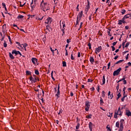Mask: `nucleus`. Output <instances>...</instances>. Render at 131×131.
<instances>
[{
	"instance_id": "47",
	"label": "nucleus",
	"mask_w": 131,
	"mask_h": 131,
	"mask_svg": "<svg viewBox=\"0 0 131 131\" xmlns=\"http://www.w3.org/2000/svg\"><path fill=\"white\" fill-rule=\"evenodd\" d=\"M38 77L35 76V78H34L35 82H36L37 81V79H38Z\"/></svg>"
},
{
	"instance_id": "9",
	"label": "nucleus",
	"mask_w": 131,
	"mask_h": 131,
	"mask_svg": "<svg viewBox=\"0 0 131 131\" xmlns=\"http://www.w3.org/2000/svg\"><path fill=\"white\" fill-rule=\"evenodd\" d=\"M55 96H57V98H59V96H60V84H58V86L57 87V92Z\"/></svg>"
},
{
	"instance_id": "34",
	"label": "nucleus",
	"mask_w": 131,
	"mask_h": 131,
	"mask_svg": "<svg viewBox=\"0 0 131 131\" xmlns=\"http://www.w3.org/2000/svg\"><path fill=\"white\" fill-rule=\"evenodd\" d=\"M102 97H103V98L105 97V96H106V93H105L104 91H102Z\"/></svg>"
},
{
	"instance_id": "31",
	"label": "nucleus",
	"mask_w": 131,
	"mask_h": 131,
	"mask_svg": "<svg viewBox=\"0 0 131 131\" xmlns=\"http://www.w3.org/2000/svg\"><path fill=\"white\" fill-rule=\"evenodd\" d=\"M117 96H118V97L117 98V100H118V99H119V98H120V97H121V94H120V93H119V94H118Z\"/></svg>"
},
{
	"instance_id": "42",
	"label": "nucleus",
	"mask_w": 131,
	"mask_h": 131,
	"mask_svg": "<svg viewBox=\"0 0 131 131\" xmlns=\"http://www.w3.org/2000/svg\"><path fill=\"white\" fill-rule=\"evenodd\" d=\"M65 29H61V30L62 31V35H64L65 34V31H64Z\"/></svg>"
},
{
	"instance_id": "58",
	"label": "nucleus",
	"mask_w": 131,
	"mask_h": 131,
	"mask_svg": "<svg viewBox=\"0 0 131 131\" xmlns=\"http://www.w3.org/2000/svg\"><path fill=\"white\" fill-rule=\"evenodd\" d=\"M113 98V95H110L108 96V99H112Z\"/></svg>"
},
{
	"instance_id": "21",
	"label": "nucleus",
	"mask_w": 131,
	"mask_h": 131,
	"mask_svg": "<svg viewBox=\"0 0 131 131\" xmlns=\"http://www.w3.org/2000/svg\"><path fill=\"white\" fill-rule=\"evenodd\" d=\"M100 105H103V104H104V101H103V98L102 97L100 98Z\"/></svg>"
},
{
	"instance_id": "7",
	"label": "nucleus",
	"mask_w": 131,
	"mask_h": 131,
	"mask_svg": "<svg viewBox=\"0 0 131 131\" xmlns=\"http://www.w3.org/2000/svg\"><path fill=\"white\" fill-rule=\"evenodd\" d=\"M52 18L48 17L45 21L46 24H51L52 23Z\"/></svg>"
},
{
	"instance_id": "56",
	"label": "nucleus",
	"mask_w": 131,
	"mask_h": 131,
	"mask_svg": "<svg viewBox=\"0 0 131 131\" xmlns=\"http://www.w3.org/2000/svg\"><path fill=\"white\" fill-rule=\"evenodd\" d=\"M129 28V27H128V26H126L125 27V29H126V30H127Z\"/></svg>"
},
{
	"instance_id": "33",
	"label": "nucleus",
	"mask_w": 131,
	"mask_h": 131,
	"mask_svg": "<svg viewBox=\"0 0 131 131\" xmlns=\"http://www.w3.org/2000/svg\"><path fill=\"white\" fill-rule=\"evenodd\" d=\"M62 113H63V110H62V109H60V111H59L58 114V115H60L62 114Z\"/></svg>"
},
{
	"instance_id": "46",
	"label": "nucleus",
	"mask_w": 131,
	"mask_h": 131,
	"mask_svg": "<svg viewBox=\"0 0 131 131\" xmlns=\"http://www.w3.org/2000/svg\"><path fill=\"white\" fill-rule=\"evenodd\" d=\"M2 6H3V8H7V7H6V4H5V3H2Z\"/></svg>"
},
{
	"instance_id": "5",
	"label": "nucleus",
	"mask_w": 131,
	"mask_h": 131,
	"mask_svg": "<svg viewBox=\"0 0 131 131\" xmlns=\"http://www.w3.org/2000/svg\"><path fill=\"white\" fill-rule=\"evenodd\" d=\"M120 71H121V68H119L118 69L115 71L113 73V76H116L118 75V74H119V73H120Z\"/></svg>"
},
{
	"instance_id": "52",
	"label": "nucleus",
	"mask_w": 131,
	"mask_h": 131,
	"mask_svg": "<svg viewBox=\"0 0 131 131\" xmlns=\"http://www.w3.org/2000/svg\"><path fill=\"white\" fill-rule=\"evenodd\" d=\"M34 91H35V92H39V90L36 89V88H35L34 89Z\"/></svg>"
},
{
	"instance_id": "64",
	"label": "nucleus",
	"mask_w": 131,
	"mask_h": 131,
	"mask_svg": "<svg viewBox=\"0 0 131 131\" xmlns=\"http://www.w3.org/2000/svg\"><path fill=\"white\" fill-rule=\"evenodd\" d=\"M118 131H123V129L119 128V129Z\"/></svg>"
},
{
	"instance_id": "63",
	"label": "nucleus",
	"mask_w": 131,
	"mask_h": 131,
	"mask_svg": "<svg viewBox=\"0 0 131 131\" xmlns=\"http://www.w3.org/2000/svg\"><path fill=\"white\" fill-rule=\"evenodd\" d=\"M127 65H128V66H131V62H128Z\"/></svg>"
},
{
	"instance_id": "44",
	"label": "nucleus",
	"mask_w": 131,
	"mask_h": 131,
	"mask_svg": "<svg viewBox=\"0 0 131 131\" xmlns=\"http://www.w3.org/2000/svg\"><path fill=\"white\" fill-rule=\"evenodd\" d=\"M16 43L19 46L20 48H22V46H21V44H20V42H16Z\"/></svg>"
},
{
	"instance_id": "11",
	"label": "nucleus",
	"mask_w": 131,
	"mask_h": 131,
	"mask_svg": "<svg viewBox=\"0 0 131 131\" xmlns=\"http://www.w3.org/2000/svg\"><path fill=\"white\" fill-rule=\"evenodd\" d=\"M31 61L34 65H35L37 63V59L36 58H32Z\"/></svg>"
},
{
	"instance_id": "60",
	"label": "nucleus",
	"mask_w": 131,
	"mask_h": 131,
	"mask_svg": "<svg viewBox=\"0 0 131 131\" xmlns=\"http://www.w3.org/2000/svg\"><path fill=\"white\" fill-rule=\"evenodd\" d=\"M118 57H119V56H118V55H117L116 56H115V57H114V59H115V60H117V58H118Z\"/></svg>"
},
{
	"instance_id": "45",
	"label": "nucleus",
	"mask_w": 131,
	"mask_h": 131,
	"mask_svg": "<svg viewBox=\"0 0 131 131\" xmlns=\"http://www.w3.org/2000/svg\"><path fill=\"white\" fill-rule=\"evenodd\" d=\"M108 117H112V113H109V114H107Z\"/></svg>"
},
{
	"instance_id": "14",
	"label": "nucleus",
	"mask_w": 131,
	"mask_h": 131,
	"mask_svg": "<svg viewBox=\"0 0 131 131\" xmlns=\"http://www.w3.org/2000/svg\"><path fill=\"white\" fill-rule=\"evenodd\" d=\"M29 80L32 83H35V80H34V78L32 77V76H30L29 77Z\"/></svg>"
},
{
	"instance_id": "37",
	"label": "nucleus",
	"mask_w": 131,
	"mask_h": 131,
	"mask_svg": "<svg viewBox=\"0 0 131 131\" xmlns=\"http://www.w3.org/2000/svg\"><path fill=\"white\" fill-rule=\"evenodd\" d=\"M80 126V124L79 123H78L76 126V129H78L79 128Z\"/></svg>"
},
{
	"instance_id": "55",
	"label": "nucleus",
	"mask_w": 131,
	"mask_h": 131,
	"mask_svg": "<svg viewBox=\"0 0 131 131\" xmlns=\"http://www.w3.org/2000/svg\"><path fill=\"white\" fill-rule=\"evenodd\" d=\"M111 48H112L113 52L114 51V50H115V47H114V46H112Z\"/></svg>"
},
{
	"instance_id": "27",
	"label": "nucleus",
	"mask_w": 131,
	"mask_h": 131,
	"mask_svg": "<svg viewBox=\"0 0 131 131\" xmlns=\"http://www.w3.org/2000/svg\"><path fill=\"white\" fill-rule=\"evenodd\" d=\"M49 29H50V27L49 26H47L46 29V33H48V31H49Z\"/></svg>"
},
{
	"instance_id": "26",
	"label": "nucleus",
	"mask_w": 131,
	"mask_h": 131,
	"mask_svg": "<svg viewBox=\"0 0 131 131\" xmlns=\"http://www.w3.org/2000/svg\"><path fill=\"white\" fill-rule=\"evenodd\" d=\"M26 75H31V72L29 71H27L26 72Z\"/></svg>"
},
{
	"instance_id": "43",
	"label": "nucleus",
	"mask_w": 131,
	"mask_h": 131,
	"mask_svg": "<svg viewBox=\"0 0 131 131\" xmlns=\"http://www.w3.org/2000/svg\"><path fill=\"white\" fill-rule=\"evenodd\" d=\"M7 42L6 41H4V48H7Z\"/></svg>"
},
{
	"instance_id": "24",
	"label": "nucleus",
	"mask_w": 131,
	"mask_h": 131,
	"mask_svg": "<svg viewBox=\"0 0 131 131\" xmlns=\"http://www.w3.org/2000/svg\"><path fill=\"white\" fill-rule=\"evenodd\" d=\"M31 7L32 9H34V8H35V5L34 4H33V3H31Z\"/></svg>"
},
{
	"instance_id": "53",
	"label": "nucleus",
	"mask_w": 131,
	"mask_h": 131,
	"mask_svg": "<svg viewBox=\"0 0 131 131\" xmlns=\"http://www.w3.org/2000/svg\"><path fill=\"white\" fill-rule=\"evenodd\" d=\"M111 62H109L107 64V66H108V68H107V69H109L110 68V65H111Z\"/></svg>"
},
{
	"instance_id": "35",
	"label": "nucleus",
	"mask_w": 131,
	"mask_h": 131,
	"mask_svg": "<svg viewBox=\"0 0 131 131\" xmlns=\"http://www.w3.org/2000/svg\"><path fill=\"white\" fill-rule=\"evenodd\" d=\"M88 47H89V50H91V49H92V45L91 44V43L89 42V43L88 44Z\"/></svg>"
},
{
	"instance_id": "17",
	"label": "nucleus",
	"mask_w": 131,
	"mask_h": 131,
	"mask_svg": "<svg viewBox=\"0 0 131 131\" xmlns=\"http://www.w3.org/2000/svg\"><path fill=\"white\" fill-rule=\"evenodd\" d=\"M106 82V79H105V75H103L102 77V85Z\"/></svg>"
},
{
	"instance_id": "13",
	"label": "nucleus",
	"mask_w": 131,
	"mask_h": 131,
	"mask_svg": "<svg viewBox=\"0 0 131 131\" xmlns=\"http://www.w3.org/2000/svg\"><path fill=\"white\" fill-rule=\"evenodd\" d=\"M126 115L128 116V117H129V116L131 117V112L129 110H126Z\"/></svg>"
},
{
	"instance_id": "41",
	"label": "nucleus",
	"mask_w": 131,
	"mask_h": 131,
	"mask_svg": "<svg viewBox=\"0 0 131 131\" xmlns=\"http://www.w3.org/2000/svg\"><path fill=\"white\" fill-rule=\"evenodd\" d=\"M62 29H65V23H62Z\"/></svg>"
},
{
	"instance_id": "4",
	"label": "nucleus",
	"mask_w": 131,
	"mask_h": 131,
	"mask_svg": "<svg viewBox=\"0 0 131 131\" xmlns=\"http://www.w3.org/2000/svg\"><path fill=\"white\" fill-rule=\"evenodd\" d=\"M91 107V104H90V101H86L85 102V111H89L90 107Z\"/></svg>"
},
{
	"instance_id": "12",
	"label": "nucleus",
	"mask_w": 131,
	"mask_h": 131,
	"mask_svg": "<svg viewBox=\"0 0 131 131\" xmlns=\"http://www.w3.org/2000/svg\"><path fill=\"white\" fill-rule=\"evenodd\" d=\"M93 125H94L93 123H92L91 122H90L89 124V127L90 129V131H93Z\"/></svg>"
},
{
	"instance_id": "29",
	"label": "nucleus",
	"mask_w": 131,
	"mask_h": 131,
	"mask_svg": "<svg viewBox=\"0 0 131 131\" xmlns=\"http://www.w3.org/2000/svg\"><path fill=\"white\" fill-rule=\"evenodd\" d=\"M125 12H126V11H125V9H123L121 10V13L122 15H124V14H125Z\"/></svg>"
},
{
	"instance_id": "25",
	"label": "nucleus",
	"mask_w": 131,
	"mask_h": 131,
	"mask_svg": "<svg viewBox=\"0 0 131 131\" xmlns=\"http://www.w3.org/2000/svg\"><path fill=\"white\" fill-rule=\"evenodd\" d=\"M119 124H120V123H119V122H117L116 123V127H117L118 128H119Z\"/></svg>"
},
{
	"instance_id": "2",
	"label": "nucleus",
	"mask_w": 131,
	"mask_h": 131,
	"mask_svg": "<svg viewBox=\"0 0 131 131\" xmlns=\"http://www.w3.org/2000/svg\"><path fill=\"white\" fill-rule=\"evenodd\" d=\"M128 18H131V13L126 14L122 19L119 20L118 23V25H122V23L123 24H126V21H125V19H128Z\"/></svg>"
},
{
	"instance_id": "16",
	"label": "nucleus",
	"mask_w": 131,
	"mask_h": 131,
	"mask_svg": "<svg viewBox=\"0 0 131 131\" xmlns=\"http://www.w3.org/2000/svg\"><path fill=\"white\" fill-rule=\"evenodd\" d=\"M19 52H20V51H16V50H13V51H12V54L13 55H14V54H15V55H18Z\"/></svg>"
},
{
	"instance_id": "62",
	"label": "nucleus",
	"mask_w": 131,
	"mask_h": 131,
	"mask_svg": "<svg viewBox=\"0 0 131 131\" xmlns=\"http://www.w3.org/2000/svg\"><path fill=\"white\" fill-rule=\"evenodd\" d=\"M116 43H117V42H114L113 43V46H115L116 45Z\"/></svg>"
},
{
	"instance_id": "6",
	"label": "nucleus",
	"mask_w": 131,
	"mask_h": 131,
	"mask_svg": "<svg viewBox=\"0 0 131 131\" xmlns=\"http://www.w3.org/2000/svg\"><path fill=\"white\" fill-rule=\"evenodd\" d=\"M124 125V119H121V120L120 121V127H119V128H122V129H123Z\"/></svg>"
},
{
	"instance_id": "39",
	"label": "nucleus",
	"mask_w": 131,
	"mask_h": 131,
	"mask_svg": "<svg viewBox=\"0 0 131 131\" xmlns=\"http://www.w3.org/2000/svg\"><path fill=\"white\" fill-rule=\"evenodd\" d=\"M126 96H123L122 99H121V101L122 102H124V100L125 99V98H126Z\"/></svg>"
},
{
	"instance_id": "32",
	"label": "nucleus",
	"mask_w": 131,
	"mask_h": 131,
	"mask_svg": "<svg viewBox=\"0 0 131 131\" xmlns=\"http://www.w3.org/2000/svg\"><path fill=\"white\" fill-rule=\"evenodd\" d=\"M122 62H123V60H120L118 61L117 62H116V64H119V63H122Z\"/></svg>"
},
{
	"instance_id": "10",
	"label": "nucleus",
	"mask_w": 131,
	"mask_h": 131,
	"mask_svg": "<svg viewBox=\"0 0 131 131\" xmlns=\"http://www.w3.org/2000/svg\"><path fill=\"white\" fill-rule=\"evenodd\" d=\"M82 14H83L82 11H81L80 12H79V14H78L77 19H79V20H80V19H81V17H82Z\"/></svg>"
},
{
	"instance_id": "8",
	"label": "nucleus",
	"mask_w": 131,
	"mask_h": 131,
	"mask_svg": "<svg viewBox=\"0 0 131 131\" xmlns=\"http://www.w3.org/2000/svg\"><path fill=\"white\" fill-rule=\"evenodd\" d=\"M102 51V46H99L98 48H96L95 53L96 54H98V53H100Z\"/></svg>"
},
{
	"instance_id": "3",
	"label": "nucleus",
	"mask_w": 131,
	"mask_h": 131,
	"mask_svg": "<svg viewBox=\"0 0 131 131\" xmlns=\"http://www.w3.org/2000/svg\"><path fill=\"white\" fill-rule=\"evenodd\" d=\"M122 113H123V107H122L121 108L120 107H119L118 109V111L115 112V114L114 116V118L117 119L118 115H119V116H122Z\"/></svg>"
},
{
	"instance_id": "38",
	"label": "nucleus",
	"mask_w": 131,
	"mask_h": 131,
	"mask_svg": "<svg viewBox=\"0 0 131 131\" xmlns=\"http://www.w3.org/2000/svg\"><path fill=\"white\" fill-rule=\"evenodd\" d=\"M62 66H63V67H66V66H67L66 62H65V61L62 62Z\"/></svg>"
},
{
	"instance_id": "20",
	"label": "nucleus",
	"mask_w": 131,
	"mask_h": 131,
	"mask_svg": "<svg viewBox=\"0 0 131 131\" xmlns=\"http://www.w3.org/2000/svg\"><path fill=\"white\" fill-rule=\"evenodd\" d=\"M106 129L107 131H111V128L110 127V125H107L106 126Z\"/></svg>"
},
{
	"instance_id": "15",
	"label": "nucleus",
	"mask_w": 131,
	"mask_h": 131,
	"mask_svg": "<svg viewBox=\"0 0 131 131\" xmlns=\"http://www.w3.org/2000/svg\"><path fill=\"white\" fill-rule=\"evenodd\" d=\"M90 61L91 64H94V62H95V59H94V57L91 56Z\"/></svg>"
},
{
	"instance_id": "19",
	"label": "nucleus",
	"mask_w": 131,
	"mask_h": 131,
	"mask_svg": "<svg viewBox=\"0 0 131 131\" xmlns=\"http://www.w3.org/2000/svg\"><path fill=\"white\" fill-rule=\"evenodd\" d=\"M22 46H23V47L24 48V49H25L28 46V44L27 43H25L24 44H21V47H22Z\"/></svg>"
},
{
	"instance_id": "40",
	"label": "nucleus",
	"mask_w": 131,
	"mask_h": 131,
	"mask_svg": "<svg viewBox=\"0 0 131 131\" xmlns=\"http://www.w3.org/2000/svg\"><path fill=\"white\" fill-rule=\"evenodd\" d=\"M129 46V42H128L126 43V45L125 46V48H127Z\"/></svg>"
},
{
	"instance_id": "30",
	"label": "nucleus",
	"mask_w": 131,
	"mask_h": 131,
	"mask_svg": "<svg viewBox=\"0 0 131 131\" xmlns=\"http://www.w3.org/2000/svg\"><path fill=\"white\" fill-rule=\"evenodd\" d=\"M92 116H93V115H92V114H90L86 116V118L91 119L92 118Z\"/></svg>"
},
{
	"instance_id": "28",
	"label": "nucleus",
	"mask_w": 131,
	"mask_h": 131,
	"mask_svg": "<svg viewBox=\"0 0 131 131\" xmlns=\"http://www.w3.org/2000/svg\"><path fill=\"white\" fill-rule=\"evenodd\" d=\"M71 60H74L75 59L74 58V56H73V52H72V54L71 55Z\"/></svg>"
},
{
	"instance_id": "50",
	"label": "nucleus",
	"mask_w": 131,
	"mask_h": 131,
	"mask_svg": "<svg viewBox=\"0 0 131 131\" xmlns=\"http://www.w3.org/2000/svg\"><path fill=\"white\" fill-rule=\"evenodd\" d=\"M90 90L92 92H94V91H95V88L92 87L90 89Z\"/></svg>"
},
{
	"instance_id": "18",
	"label": "nucleus",
	"mask_w": 131,
	"mask_h": 131,
	"mask_svg": "<svg viewBox=\"0 0 131 131\" xmlns=\"http://www.w3.org/2000/svg\"><path fill=\"white\" fill-rule=\"evenodd\" d=\"M9 57L10 58L12 59V60H14V59H15V57H14V56L12 55V53H11L10 52L9 53Z\"/></svg>"
},
{
	"instance_id": "23",
	"label": "nucleus",
	"mask_w": 131,
	"mask_h": 131,
	"mask_svg": "<svg viewBox=\"0 0 131 131\" xmlns=\"http://www.w3.org/2000/svg\"><path fill=\"white\" fill-rule=\"evenodd\" d=\"M23 18H24V16H23V15H18V16H17V19L19 20V19H23Z\"/></svg>"
},
{
	"instance_id": "59",
	"label": "nucleus",
	"mask_w": 131,
	"mask_h": 131,
	"mask_svg": "<svg viewBox=\"0 0 131 131\" xmlns=\"http://www.w3.org/2000/svg\"><path fill=\"white\" fill-rule=\"evenodd\" d=\"M70 40H71V39H67V43H69V42H70Z\"/></svg>"
},
{
	"instance_id": "36",
	"label": "nucleus",
	"mask_w": 131,
	"mask_h": 131,
	"mask_svg": "<svg viewBox=\"0 0 131 131\" xmlns=\"http://www.w3.org/2000/svg\"><path fill=\"white\" fill-rule=\"evenodd\" d=\"M35 74H36V75H38V74H39V72L38 71V70H36L35 71Z\"/></svg>"
},
{
	"instance_id": "54",
	"label": "nucleus",
	"mask_w": 131,
	"mask_h": 131,
	"mask_svg": "<svg viewBox=\"0 0 131 131\" xmlns=\"http://www.w3.org/2000/svg\"><path fill=\"white\" fill-rule=\"evenodd\" d=\"M50 50H51V52H52L53 54H54V52H55V50H53L52 47H50Z\"/></svg>"
},
{
	"instance_id": "51",
	"label": "nucleus",
	"mask_w": 131,
	"mask_h": 131,
	"mask_svg": "<svg viewBox=\"0 0 131 131\" xmlns=\"http://www.w3.org/2000/svg\"><path fill=\"white\" fill-rule=\"evenodd\" d=\"M79 19L77 18V21H76V25H77V24H78V23H79Z\"/></svg>"
},
{
	"instance_id": "57",
	"label": "nucleus",
	"mask_w": 131,
	"mask_h": 131,
	"mask_svg": "<svg viewBox=\"0 0 131 131\" xmlns=\"http://www.w3.org/2000/svg\"><path fill=\"white\" fill-rule=\"evenodd\" d=\"M78 58H80V52H78V56H77Z\"/></svg>"
},
{
	"instance_id": "49",
	"label": "nucleus",
	"mask_w": 131,
	"mask_h": 131,
	"mask_svg": "<svg viewBox=\"0 0 131 131\" xmlns=\"http://www.w3.org/2000/svg\"><path fill=\"white\" fill-rule=\"evenodd\" d=\"M5 14H8V9H7V7H5Z\"/></svg>"
},
{
	"instance_id": "22",
	"label": "nucleus",
	"mask_w": 131,
	"mask_h": 131,
	"mask_svg": "<svg viewBox=\"0 0 131 131\" xmlns=\"http://www.w3.org/2000/svg\"><path fill=\"white\" fill-rule=\"evenodd\" d=\"M111 31V29H108L107 31V33H108L109 36H112V34H111V33H110Z\"/></svg>"
},
{
	"instance_id": "61",
	"label": "nucleus",
	"mask_w": 131,
	"mask_h": 131,
	"mask_svg": "<svg viewBox=\"0 0 131 131\" xmlns=\"http://www.w3.org/2000/svg\"><path fill=\"white\" fill-rule=\"evenodd\" d=\"M121 80H122H122H123V81H124V80H125V77H123L122 79H121Z\"/></svg>"
},
{
	"instance_id": "1",
	"label": "nucleus",
	"mask_w": 131,
	"mask_h": 131,
	"mask_svg": "<svg viewBox=\"0 0 131 131\" xmlns=\"http://www.w3.org/2000/svg\"><path fill=\"white\" fill-rule=\"evenodd\" d=\"M40 8L43 12H47V11H49L51 9L50 4L48 2H45L43 0L41 2Z\"/></svg>"
},
{
	"instance_id": "48",
	"label": "nucleus",
	"mask_w": 131,
	"mask_h": 131,
	"mask_svg": "<svg viewBox=\"0 0 131 131\" xmlns=\"http://www.w3.org/2000/svg\"><path fill=\"white\" fill-rule=\"evenodd\" d=\"M93 81H94L90 79H88V82H93Z\"/></svg>"
}]
</instances>
